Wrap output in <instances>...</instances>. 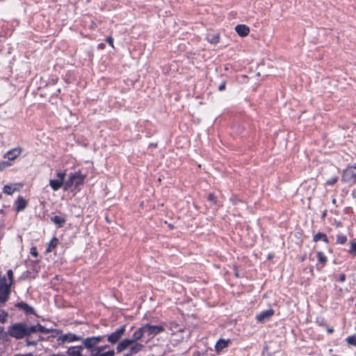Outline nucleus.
<instances>
[{"mask_svg": "<svg viewBox=\"0 0 356 356\" xmlns=\"http://www.w3.org/2000/svg\"><path fill=\"white\" fill-rule=\"evenodd\" d=\"M27 201L22 197H19L15 201V209L17 212L23 211L27 206Z\"/></svg>", "mask_w": 356, "mask_h": 356, "instance_id": "obj_14", "label": "nucleus"}, {"mask_svg": "<svg viewBox=\"0 0 356 356\" xmlns=\"http://www.w3.org/2000/svg\"><path fill=\"white\" fill-rule=\"evenodd\" d=\"M16 190H17V188L14 186H13V185H6L3 187V191L4 193H6L8 195H11Z\"/></svg>", "mask_w": 356, "mask_h": 356, "instance_id": "obj_20", "label": "nucleus"}, {"mask_svg": "<svg viewBox=\"0 0 356 356\" xmlns=\"http://www.w3.org/2000/svg\"><path fill=\"white\" fill-rule=\"evenodd\" d=\"M274 314V311L273 309H268L264 311L256 316V319L257 322L264 323L268 320H269L273 315Z\"/></svg>", "mask_w": 356, "mask_h": 356, "instance_id": "obj_10", "label": "nucleus"}, {"mask_svg": "<svg viewBox=\"0 0 356 356\" xmlns=\"http://www.w3.org/2000/svg\"><path fill=\"white\" fill-rule=\"evenodd\" d=\"M229 341H225L224 339H220L216 344V349L217 351H220L223 348H226L228 345Z\"/></svg>", "mask_w": 356, "mask_h": 356, "instance_id": "obj_18", "label": "nucleus"}, {"mask_svg": "<svg viewBox=\"0 0 356 356\" xmlns=\"http://www.w3.org/2000/svg\"><path fill=\"white\" fill-rule=\"evenodd\" d=\"M334 332V330L333 328H327V332L328 333H332Z\"/></svg>", "mask_w": 356, "mask_h": 356, "instance_id": "obj_38", "label": "nucleus"}, {"mask_svg": "<svg viewBox=\"0 0 356 356\" xmlns=\"http://www.w3.org/2000/svg\"><path fill=\"white\" fill-rule=\"evenodd\" d=\"M9 165H10V164L8 163V162H6V161L1 162L0 163V170H3L5 168H6Z\"/></svg>", "mask_w": 356, "mask_h": 356, "instance_id": "obj_31", "label": "nucleus"}, {"mask_svg": "<svg viewBox=\"0 0 356 356\" xmlns=\"http://www.w3.org/2000/svg\"><path fill=\"white\" fill-rule=\"evenodd\" d=\"M59 241L58 239L56 237L52 238V240L49 243L48 247L47 248L46 252H52L58 245Z\"/></svg>", "mask_w": 356, "mask_h": 356, "instance_id": "obj_17", "label": "nucleus"}, {"mask_svg": "<svg viewBox=\"0 0 356 356\" xmlns=\"http://www.w3.org/2000/svg\"><path fill=\"white\" fill-rule=\"evenodd\" d=\"M86 178V175L82 174L80 171L71 173L65 182V191H68L72 186L76 190H80V186L83 185Z\"/></svg>", "mask_w": 356, "mask_h": 356, "instance_id": "obj_4", "label": "nucleus"}, {"mask_svg": "<svg viewBox=\"0 0 356 356\" xmlns=\"http://www.w3.org/2000/svg\"><path fill=\"white\" fill-rule=\"evenodd\" d=\"M225 88V82H222L219 86L218 89L220 91H222Z\"/></svg>", "mask_w": 356, "mask_h": 356, "instance_id": "obj_37", "label": "nucleus"}, {"mask_svg": "<svg viewBox=\"0 0 356 356\" xmlns=\"http://www.w3.org/2000/svg\"><path fill=\"white\" fill-rule=\"evenodd\" d=\"M219 35L218 34L209 35L207 40L211 44H217L219 42Z\"/></svg>", "mask_w": 356, "mask_h": 356, "instance_id": "obj_21", "label": "nucleus"}, {"mask_svg": "<svg viewBox=\"0 0 356 356\" xmlns=\"http://www.w3.org/2000/svg\"><path fill=\"white\" fill-rule=\"evenodd\" d=\"M125 326L117 329L115 332L107 336V341L111 344L116 343L124 334Z\"/></svg>", "mask_w": 356, "mask_h": 356, "instance_id": "obj_9", "label": "nucleus"}, {"mask_svg": "<svg viewBox=\"0 0 356 356\" xmlns=\"http://www.w3.org/2000/svg\"><path fill=\"white\" fill-rule=\"evenodd\" d=\"M22 152V147L13 148L8 151L4 156V158L8 159L10 161H13L17 159Z\"/></svg>", "mask_w": 356, "mask_h": 356, "instance_id": "obj_11", "label": "nucleus"}, {"mask_svg": "<svg viewBox=\"0 0 356 356\" xmlns=\"http://www.w3.org/2000/svg\"><path fill=\"white\" fill-rule=\"evenodd\" d=\"M349 253L353 254L354 257H356V242L353 241L350 243V248L349 250Z\"/></svg>", "mask_w": 356, "mask_h": 356, "instance_id": "obj_28", "label": "nucleus"}, {"mask_svg": "<svg viewBox=\"0 0 356 356\" xmlns=\"http://www.w3.org/2000/svg\"><path fill=\"white\" fill-rule=\"evenodd\" d=\"M34 332H35V327H31L26 323H15L8 329V334L16 339H22Z\"/></svg>", "mask_w": 356, "mask_h": 356, "instance_id": "obj_3", "label": "nucleus"}, {"mask_svg": "<svg viewBox=\"0 0 356 356\" xmlns=\"http://www.w3.org/2000/svg\"><path fill=\"white\" fill-rule=\"evenodd\" d=\"M50 356H65L63 354H60V353H58V354H53V355H51Z\"/></svg>", "mask_w": 356, "mask_h": 356, "instance_id": "obj_39", "label": "nucleus"}, {"mask_svg": "<svg viewBox=\"0 0 356 356\" xmlns=\"http://www.w3.org/2000/svg\"><path fill=\"white\" fill-rule=\"evenodd\" d=\"M346 280V275L345 274H341L339 277V281L340 282H343Z\"/></svg>", "mask_w": 356, "mask_h": 356, "instance_id": "obj_35", "label": "nucleus"}, {"mask_svg": "<svg viewBox=\"0 0 356 356\" xmlns=\"http://www.w3.org/2000/svg\"><path fill=\"white\" fill-rule=\"evenodd\" d=\"M115 355V351L113 350H108L105 353H95V354H92L91 356H114Z\"/></svg>", "mask_w": 356, "mask_h": 356, "instance_id": "obj_24", "label": "nucleus"}, {"mask_svg": "<svg viewBox=\"0 0 356 356\" xmlns=\"http://www.w3.org/2000/svg\"><path fill=\"white\" fill-rule=\"evenodd\" d=\"M234 201V204H236V202H235V200H233Z\"/></svg>", "mask_w": 356, "mask_h": 356, "instance_id": "obj_41", "label": "nucleus"}, {"mask_svg": "<svg viewBox=\"0 0 356 356\" xmlns=\"http://www.w3.org/2000/svg\"><path fill=\"white\" fill-rule=\"evenodd\" d=\"M81 339V337L74 334L68 333L58 337V340L64 342H72Z\"/></svg>", "mask_w": 356, "mask_h": 356, "instance_id": "obj_12", "label": "nucleus"}, {"mask_svg": "<svg viewBox=\"0 0 356 356\" xmlns=\"http://www.w3.org/2000/svg\"><path fill=\"white\" fill-rule=\"evenodd\" d=\"M347 241V237L345 235H337V243L339 244H344Z\"/></svg>", "mask_w": 356, "mask_h": 356, "instance_id": "obj_27", "label": "nucleus"}, {"mask_svg": "<svg viewBox=\"0 0 356 356\" xmlns=\"http://www.w3.org/2000/svg\"><path fill=\"white\" fill-rule=\"evenodd\" d=\"M341 181L344 183L354 184L356 182V163L348 166L343 170Z\"/></svg>", "mask_w": 356, "mask_h": 356, "instance_id": "obj_7", "label": "nucleus"}, {"mask_svg": "<svg viewBox=\"0 0 356 356\" xmlns=\"http://www.w3.org/2000/svg\"><path fill=\"white\" fill-rule=\"evenodd\" d=\"M346 341L349 345L356 346V335L349 336L346 338Z\"/></svg>", "mask_w": 356, "mask_h": 356, "instance_id": "obj_26", "label": "nucleus"}, {"mask_svg": "<svg viewBox=\"0 0 356 356\" xmlns=\"http://www.w3.org/2000/svg\"><path fill=\"white\" fill-rule=\"evenodd\" d=\"M8 314L4 311H0V322L4 323L6 322Z\"/></svg>", "mask_w": 356, "mask_h": 356, "instance_id": "obj_30", "label": "nucleus"}, {"mask_svg": "<svg viewBox=\"0 0 356 356\" xmlns=\"http://www.w3.org/2000/svg\"><path fill=\"white\" fill-rule=\"evenodd\" d=\"M66 173L63 171L59 170L56 174L54 179H49V186L53 191H56L63 186L65 188V178Z\"/></svg>", "mask_w": 356, "mask_h": 356, "instance_id": "obj_6", "label": "nucleus"}, {"mask_svg": "<svg viewBox=\"0 0 356 356\" xmlns=\"http://www.w3.org/2000/svg\"><path fill=\"white\" fill-rule=\"evenodd\" d=\"M317 258L319 263L324 266L327 262V257L324 255L322 252H317Z\"/></svg>", "mask_w": 356, "mask_h": 356, "instance_id": "obj_22", "label": "nucleus"}, {"mask_svg": "<svg viewBox=\"0 0 356 356\" xmlns=\"http://www.w3.org/2000/svg\"><path fill=\"white\" fill-rule=\"evenodd\" d=\"M31 327H35V332H42V333H45V334H47L49 332H50V330L49 329H47L44 327H43L42 325H31Z\"/></svg>", "mask_w": 356, "mask_h": 356, "instance_id": "obj_23", "label": "nucleus"}, {"mask_svg": "<svg viewBox=\"0 0 356 356\" xmlns=\"http://www.w3.org/2000/svg\"><path fill=\"white\" fill-rule=\"evenodd\" d=\"M106 41L113 47V39L112 37H108L106 40Z\"/></svg>", "mask_w": 356, "mask_h": 356, "instance_id": "obj_34", "label": "nucleus"}, {"mask_svg": "<svg viewBox=\"0 0 356 356\" xmlns=\"http://www.w3.org/2000/svg\"><path fill=\"white\" fill-rule=\"evenodd\" d=\"M236 32L241 37H245L250 33V29L245 24H238L235 27Z\"/></svg>", "mask_w": 356, "mask_h": 356, "instance_id": "obj_13", "label": "nucleus"}, {"mask_svg": "<svg viewBox=\"0 0 356 356\" xmlns=\"http://www.w3.org/2000/svg\"><path fill=\"white\" fill-rule=\"evenodd\" d=\"M319 240L323 241L325 243H329V239L324 233L318 232L314 236L313 241L317 242Z\"/></svg>", "mask_w": 356, "mask_h": 356, "instance_id": "obj_16", "label": "nucleus"}, {"mask_svg": "<svg viewBox=\"0 0 356 356\" xmlns=\"http://www.w3.org/2000/svg\"><path fill=\"white\" fill-rule=\"evenodd\" d=\"M208 200L211 202H212L213 203H216V197L210 193L209 195H208Z\"/></svg>", "mask_w": 356, "mask_h": 356, "instance_id": "obj_33", "label": "nucleus"}, {"mask_svg": "<svg viewBox=\"0 0 356 356\" xmlns=\"http://www.w3.org/2000/svg\"><path fill=\"white\" fill-rule=\"evenodd\" d=\"M7 282L12 285L13 284V272L11 269L7 271Z\"/></svg>", "mask_w": 356, "mask_h": 356, "instance_id": "obj_29", "label": "nucleus"}, {"mask_svg": "<svg viewBox=\"0 0 356 356\" xmlns=\"http://www.w3.org/2000/svg\"><path fill=\"white\" fill-rule=\"evenodd\" d=\"M141 341L139 338H136L135 333H133L131 339H124L122 340L117 346V353H122L127 348H129V352L124 356H132L136 355L145 348V346L140 342Z\"/></svg>", "mask_w": 356, "mask_h": 356, "instance_id": "obj_1", "label": "nucleus"}, {"mask_svg": "<svg viewBox=\"0 0 356 356\" xmlns=\"http://www.w3.org/2000/svg\"><path fill=\"white\" fill-rule=\"evenodd\" d=\"M31 254H32L33 255H34V256H37V255H38V253H37V252H36L35 250H34V251H31Z\"/></svg>", "mask_w": 356, "mask_h": 356, "instance_id": "obj_40", "label": "nucleus"}, {"mask_svg": "<svg viewBox=\"0 0 356 356\" xmlns=\"http://www.w3.org/2000/svg\"><path fill=\"white\" fill-rule=\"evenodd\" d=\"M104 339V336H97L86 338L83 340V346L92 350Z\"/></svg>", "mask_w": 356, "mask_h": 356, "instance_id": "obj_8", "label": "nucleus"}, {"mask_svg": "<svg viewBox=\"0 0 356 356\" xmlns=\"http://www.w3.org/2000/svg\"><path fill=\"white\" fill-rule=\"evenodd\" d=\"M26 343H27V346H35L37 344V341L27 340Z\"/></svg>", "mask_w": 356, "mask_h": 356, "instance_id": "obj_36", "label": "nucleus"}, {"mask_svg": "<svg viewBox=\"0 0 356 356\" xmlns=\"http://www.w3.org/2000/svg\"><path fill=\"white\" fill-rule=\"evenodd\" d=\"M19 309L25 311L26 313H33V309L25 302L18 303L17 305Z\"/></svg>", "mask_w": 356, "mask_h": 356, "instance_id": "obj_19", "label": "nucleus"}, {"mask_svg": "<svg viewBox=\"0 0 356 356\" xmlns=\"http://www.w3.org/2000/svg\"><path fill=\"white\" fill-rule=\"evenodd\" d=\"M11 286L5 276L0 275V303H5L8 300Z\"/></svg>", "mask_w": 356, "mask_h": 356, "instance_id": "obj_5", "label": "nucleus"}, {"mask_svg": "<svg viewBox=\"0 0 356 356\" xmlns=\"http://www.w3.org/2000/svg\"><path fill=\"white\" fill-rule=\"evenodd\" d=\"M15 356H17V355H15Z\"/></svg>", "mask_w": 356, "mask_h": 356, "instance_id": "obj_43", "label": "nucleus"}, {"mask_svg": "<svg viewBox=\"0 0 356 356\" xmlns=\"http://www.w3.org/2000/svg\"><path fill=\"white\" fill-rule=\"evenodd\" d=\"M0 212H2V210H0Z\"/></svg>", "mask_w": 356, "mask_h": 356, "instance_id": "obj_42", "label": "nucleus"}, {"mask_svg": "<svg viewBox=\"0 0 356 356\" xmlns=\"http://www.w3.org/2000/svg\"><path fill=\"white\" fill-rule=\"evenodd\" d=\"M164 330L162 325H152L147 323L138 328L134 333H135L136 338H139L141 340L146 339V343H147Z\"/></svg>", "mask_w": 356, "mask_h": 356, "instance_id": "obj_2", "label": "nucleus"}, {"mask_svg": "<svg viewBox=\"0 0 356 356\" xmlns=\"http://www.w3.org/2000/svg\"><path fill=\"white\" fill-rule=\"evenodd\" d=\"M108 347V345L105 346H101L97 348V352L96 353H102L104 350H106Z\"/></svg>", "mask_w": 356, "mask_h": 356, "instance_id": "obj_32", "label": "nucleus"}, {"mask_svg": "<svg viewBox=\"0 0 356 356\" xmlns=\"http://www.w3.org/2000/svg\"><path fill=\"white\" fill-rule=\"evenodd\" d=\"M51 220L58 225V227H62L65 223V218L59 216H54L51 218Z\"/></svg>", "mask_w": 356, "mask_h": 356, "instance_id": "obj_15", "label": "nucleus"}, {"mask_svg": "<svg viewBox=\"0 0 356 356\" xmlns=\"http://www.w3.org/2000/svg\"><path fill=\"white\" fill-rule=\"evenodd\" d=\"M338 181L337 175H333L330 179L326 181V185L327 186H333Z\"/></svg>", "mask_w": 356, "mask_h": 356, "instance_id": "obj_25", "label": "nucleus"}]
</instances>
